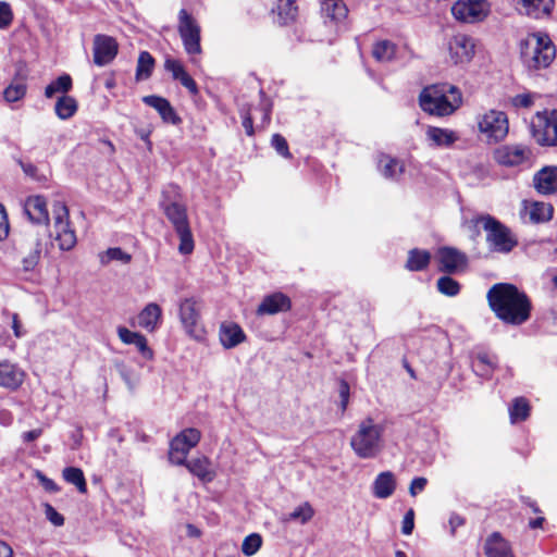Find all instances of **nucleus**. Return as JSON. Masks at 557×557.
Returning <instances> with one entry per match:
<instances>
[{
	"label": "nucleus",
	"mask_w": 557,
	"mask_h": 557,
	"mask_svg": "<svg viewBox=\"0 0 557 557\" xmlns=\"http://www.w3.org/2000/svg\"><path fill=\"white\" fill-rule=\"evenodd\" d=\"M487 299L495 314L506 323L522 324L530 317L528 297L511 284H495L488 290Z\"/></svg>",
	"instance_id": "f257e3e1"
},
{
	"label": "nucleus",
	"mask_w": 557,
	"mask_h": 557,
	"mask_svg": "<svg viewBox=\"0 0 557 557\" xmlns=\"http://www.w3.org/2000/svg\"><path fill=\"white\" fill-rule=\"evenodd\" d=\"M419 102L423 111L436 116H446L460 107L462 97L459 89L453 85H432L422 90Z\"/></svg>",
	"instance_id": "f03ea898"
},
{
	"label": "nucleus",
	"mask_w": 557,
	"mask_h": 557,
	"mask_svg": "<svg viewBox=\"0 0 557 557\" xmlns=\"http://www.w3.org/2000/svg\"><path fill=\"white\" fill-rule=\"evenodd\" d=\"M176 186H170L169 190L162 193L160 205L180 238L178 252L189 255L195 247L194 237L189 226L186 207L170 197V193L176 194Z\"/></svg>",
	"instance_id": "7ed1b4c3"
},
{
	"label": "nucleus",
	"mask_w": 557,
	"mask_h": 557,
	"mask_svg": "<svg viewBox=\"0 0 557 557\" xmlns=\"http://www.w3.org/2000/svg\"><path fill=\"white\" fill-rule=\"evenodd\" d=\"M521 59L532 71L546 69L556 57V50L549 36L545 33L528 35L520 45Z\"/></svg>",
	"instance_id": "20e7f679"
},
{
	"label": "nucleus",
	"mask_w": 557,
	"mask_h": 557,
	"mask_svg": "<svg viewBox=\"0 0 557 557\" xmlns=\"http://www.w3.org/2000/svg\"><path fill=\"white\" fill-rule=\"evenodd\" d=\"M472 221L483 226L486 232V243L493 251L508 253L517 246L518 242L511 231L494 216L482 214Z\"/></svg>",
	"instance_id": "39448f33"
},
{
	"label": "nucleus",
	"mask_w": 557,
	"mask_h": 557,
	"mask_svg": "<svg viewBox=\"0 0 557 557\" xmlns=\"http://www.w3.org/2000/svg\"><path fill=\"white\" fill-rule=\"evenodd\" d=\"M382 429L372 419L363 420L356 434L351 437L350 446L360 458H374L382 448Z\"/></svg>",
	"instance_id": "423d86ee"
},
{
	"label": "nucleus",
	"mask_w": 557,
	"mask_h": 557,
	"mask_svg": "<svg viewBox=\"0 0 557 557\" xmlns=\"http://www.w3.org/2000/svg\"><path fill=\"white\" fill-rule=\"evenodd\" d=\"M475 124L479 137L487 144L502 141L509 131L506 113L495 109L476 114Z\"/></svg>",
	"instance_id": "0eeeda50"
},
{
	"label": "nucleus",
	"mask_w": 557,
	"mask_h": 557,
	"mask_svg": "<svg viewBox=\"0 0 557 557\" xmlns=\"http://www.w3.org/2000/svg\"><path fill=\"white\" fill-rule=\"evenodd\" d=\"M53 228L61 250L67 251L75 247L77 238L70 223L69 209L60 201L53 205Z\"/></svg>",
	"instance_id": "6e6552de"
},
{
	"label": "nucleus",
	"mask_w": 557,
	"mask_h": 557,
	"mask_svg": "<svg viewBox=\"0 0 557 557\" xmlns=\"http://www.w3.org/2000/svg\"><path fill=\"white\" fill-rule=\"evenodd\" d=\"M532 136L541 146H557V110L537 112L532 121Z\"/></svg>",
	"instance_id": "1a4fd4ad"
},
{
	"label": "nucleus",
	"mask_w": 557,
	"mask_h": 557,
	"mask_svg": "<svg viewBox=\"0 0 557 557\" xmlns=\"http://www.w3.org/2000/svg\"><path fill=\"white\" fill-rule=\"evenodd\" d=\"M201 438V432L195 428H187L180 432L170 443L169 460L174 465H185L189 451L196 447Z\"/></svg>",
	"instance_id": "9d476101"
},
{
	"label": "nucleus",
	"mask_w": 557,
	"mask_h": 557,
	"mask_svg": "<svg viewBox=\"0 0 557 557\" xmlns=\"http://www.w3.org/2000/svg\"><path fill=\"white\" fill-rule=\"evenodd\" d=\"M178 33L188 54H199L201 52L200 27L185 9H182L178 13Z\"/></svg>",
	"instance_id": "9b49d317"
},
{
	"label": "nucleus",
	"mask_w": 557,
	"mask_h": 557,
	"mask_svg": "<svg viewBox=\"0 0 557 557\" xmlns=\"http://www.w3.org/2000/svg\"><path fill=\"white\" fill-rule=\"evenodd\" d=\"M490 13L486 0H459L451 7V14L457 21L473 24L482 22Z\"/></svg>",
	"instance_id": "f8f14e48"
},
{
	"label": "nucleus",
	"mask_w": 557,
	"mask_h": 557,
	"mask_svg": "<svg viewBox=\"0 0 557 557\" xmlns=\"http://www.w3.org/2000/svg\"><path fill=\"white\" fill-rule=\"evenodd\" d=\"M180 320L188 336L196 341L205 338L206 331L200 322V313L196 300L186 298L180 304Z\"/></svg>",
	"instance_id": "ddd939ff"
},
{
	"label": "nucleus",
	"mask_w": 557,
	"mask_h": 557,
	"mask_svg": "<svg viewBox=\"0 0 557 557\" xmlns=\"http://www.w3.org/2000/svg\"><path fill=\"white\" fill-rule=\"evenodd\" d=\"M449 59L456 65H467L475 54V41L465 34L455 35L448 42Z\"/></svg>",
	"instance_id": "4468645a"
},
{
	"label": "nucleus",
	"mask_w": 557,
	"mask_h": 557,
	"mask_svg": "<svg viewBox=\"0 0 557 557\" xmlns=\"http://www.w3.org/2000/svg\"><path fill=\"white\" fill-rule=\"evenodd\" d=\"M435 261L440 271L454 274L466 268L468 259L466 253L454 247H441L435 252Z\"/></svg>",
	"instance_id": "2eb2a0df"
},
{
	"label": "nucleus",
	"mask_w": 557,
	"mask_h": 557,
	"mask_svg": "<svg viewBox=\"0 0 557 557\" xmlns=\"http://www.w3.org/2000/svg\"><path fill=\"white\" fill-rule=\"evenodd\" d=\"M531 150L521 144L504 145L494 151L495 161L505 166H517L530 159Z\"/></svg>",
	"instance_id": "dca6fc26"
},
{
	"label": "nucleus",
	"mask_w": 557,
	"mask_h": 557,
	"mask_svg": "<svg viewBox=\"0 0 557 557\" xmlns=\"http://www.w3.org/2000/svg\"><path fill=\"white\" fill-rule=\"evenodd\" d=\"M119 45L113 37L96 35L94 38V62L98 66L109 64L117 54Z\"/></svg>",
	"instance_id": "f3484780"
},
{
	"label": "nucleus",
	"mask_w": 557,
	"mask_h": 557,
	"mask_svg": "<svg viewBox=\"0 0 557 557\" xmlns=\"http://www.w3.org/2000/svg\"><path fill=\"white\" fill-rule=\"evenodd\" d=\"M520 216L524 222L542 223L553 216V207L540 201H523Z\"/></svg>",
	"instance_id": "a211bd4d"
},
{
	"label": "nucleus",
	"mask_w": 557,
	"mask_h": 557,
	"mask_svg": "<svg viewBox=\"0 0 557 557\" xmlns=\"http://www.w3.org/2000/svg\"><path fill=\"white\" fill-rule=\"evenodd\" d=\"M24 212L33 223L47 225L49 222L47 201L44 196L28 197L24 202Z\"/></svg>",
	"instance_id": "6ab92c4d"
},
{
	"label": "nucleus",
	"mask_w": 557,
	"mask_h": 557,
	"mask_svg": "<svg viewBox=\"0 0 557 557\" xmlns=\"http://www.w3.org/2000/svg\"><path fill=\"white\" fill-rule=\"evenodd\" d=\"M25 246L28 248V252L22 258V269L25 272H32L39 263L42 243L36 234L28 233L25 239Z\"/></svg>",
	"instance_id": "aec40b11"
},
{
	"label": "nucleus",
	"mask_w": 557,
	"mask_h": 557,
	"mask_svg": "<svg viewBox=\"0 0 557 557\" xmlns=\"http://www.w3.org/2000/svg\"><path fill=\"white\" fill-rule=\"evenodd\" d=\"M425 137L430 146L436 148H450L459 139L455 131L436 126H428Z\"/></svg>",
	"instance_id": "412c9836"
},
{
	"label": "nucleus",
	"mask_w": 557,
	"mask_h": 557,
	"mask_svg": "<svg viewBox=\"0 0 557 557\" xmlns=\"http://www.w3.org/2000/svg\"><path fill=\"white\" fill-rule=\"evenodd\" d=\"M143 102L153 108L165 123L176 125L181 122V119L168 99L160 96L150 95L145 96L143 98Z\"/></svg>",
	"instance_id": "4be33fe9"
},
{
	"label": "nucleus",
	"mask_w": 557,
	"mask_h": 557,
	"mask_svg": "<svg viewBox=\"0 0 557 557\" xmlns=\"http://www.w3.org/2000/svg\"><path fill=\"white\" fill-rule=\"evenodd\" d=\"M290 308L289 298L283 293H274L263 298L257 309L259 315L276 314Z\"/></svg>",
	"instance_id": "5701e85b"
},
{
	"label": "nucleus",
	"mask_w": 557,
	"mask_h": 557,
	"mask_svg": "<svg viewBox=\"0 0 557 557\" xmlns=\"http://www.w3.org/2000/svg\"><path fill=\"white\" fill-rule=\"evenodd\" d=\"M25 373L16 364L8 361L0 362V386L8 389H17L23 381Z\"/></svg>",
	"instance_id": "b1692460"
},
{
	"label": "nucleus",
	"mask_w": 557,
	"mask_h": 557,
	"mask_svg": "<svg viewBox=\"0 0 557 557\" xmlns=\"http://www.w3.org/2000/svg\"><path fill=\"white\" fill-rule=\"evenodd\" d=\"M535 189L543 195L554 194L557 190V166H545L533 178Z\"/></svg>",
	"instance_id": "393cba45"
},
{
	"label": "nucleus",
	"mask_w": 557,
	"mask_h": 557,
	"mask_svg": "<svg viewBox=\"0 0 557 557\" xmlns=\"http://www.w3.org/2000/svg\"><path fill=\"white\" fill-rule=\"evenodd\" d=\"M219 338L226 349L234 348L246 339L243 329L234 322H223L220 325Z\"/></svg>",
	"instance_id": "a878e982"
},
{
	"label": "nucleus",
	"mask_w": 557,
	"mask_h": 557,
	"mask_svg": "<svg viewBox=\"0 0 557 557\" xmlns=\"http://www.w3.org/2000/svg\"><path fill=\"white\" fill-rule=\"evenodd\" d=\"M162 309L156 302H150L137 315V326L147 332H154L161 322Z\"/></svg>",
	"instance_id": "bb28decb"
},
{
	"label": "nucleus",
	"mask_w": 557,
	"mask_h": 557,
	"mask_svg": "<svg viewBox=\"0 0 557 557\" xmlns=\"http://www.w3.org/2000/svg\"><path fill=\"white\" fill-rule=\"evenodd\" d=\"M520 12L532 17L543 18L553 12L554 0H520Z\"/></svg>",
	"instance_id": "cd10ccee"
},
{
	"label": "nucleus",
	"mask_w": 557,
	"mask_h": 557,
	"mask_svg": "<svg viewBox=\"0 0 557 557\" xmlns=\"http://www.w3.org/2000/svg\"><path fill=\"white\" fill-rule=\"evenodd\" d=\"M396 478L391 471H383L376 475L372 483V494L379 499L391 497L396 490Z\"/></svg>",
	"instance_id": "c85d7f7f"
},
{
	"label": "nucleus",
	"mask_w": 557,
	"mask_h": 557,
	"mask_svg": "<svg viewBox=\"0 0 557 557\" xmlns=\"http://www.w3.org/2000/svg\"><path fill=\"white\" fill-rule=\"evenodd\" d=\"M484 552L487 557H513L509 543L498 532L486 539Z\"/></svg>",
	"instance_id": "c756f323"
},
{
	"label": "nucleus",
	"mask_w": 557,
	"mask_h": 557,
	"mask_svg": "<svg viewBox=\"0 0 557 557\" xmlns=\"http://www.w3.org/2000/svg\"><path fill=\"white\" fill-rule=\"evenodd\" d=\"M209 458L202 456L190 461L186 460L184 465L194 475L203 482H211L215 478V472L210 467Z\"/></svg>",
	"instance_id": "7c9ffc66"
},
{
	"label": "nucleus",
	"mask_w": 557,
	"mask_h": 557,
	"mask_svg": "<svg viewBox=\"0 0 557 557\" xmlns=\"http://www.w3.org/2000/svg\"><path fill=\"white\" fill-rule=\"evenodd\" d=\"M321 11L325 17L336 23L345 20L348 14V9L343 0H322Z\"/></svg>",
	"instance_id": "2f4dec72"
},
{
	"label": "nucleus",
	"mask_w": 557,
	"mask_h": 557,
	"mask_svg": "<svg viewBox=\"0 0 557 557\" xmlns=\"http://www.w3.org/2000/svg\"><path fill=\"white\" fill-rule=\"evenodd\" d=\"M274 11L277 14V23L281 25L292 24L298 16V7L295 0H277Z\"/></svg>",
	"instance_id": "473e14b6"
},
{
	"label": "nucleus",
	"mask_w": 557,
	"mask_h": 557,
	"mask_svg": "<svg viewBox=\"0 0 557 557\" xmlns=\"http://www.w3.org/2000/svg\"><path fill=\"white\" fill-rule=\"evenodd\" d=\"M381 174L385 178L397 180L404 172V164L389 156H381L377 163Z\"/></svg>",
	"instance_id": "72a5a7b5"
},
{
	"label": "nucleus",
	"mask_w": 557,
	"mask_h": 557,
	"mask_svg": "<svg viewBox=\"0 0 557 557\" xmlns=\"http://www.w3.org/2000/svg\"><path fill=\"white\" fill-rule=\"evenodd\" d=\"M313 516H314V509L308 502H305L301 505H299L298 507H296L292 512L284 515L281 518V521L285 522V523L290 522V521H296L301 524H305V523L309 522L313 518Z\"/></svg>",
	"instance_id": "f704fd0d"
},
{
	"label": "nucleus",
	"mask_w": 557,
	"mask_h": 557,
	"mask_svg": "<svg viewBox=\"0 0 557 557\" xmlns=\"http://www.w3.org/2000/svg\"><path fill=\"white\" fill-rule=\"evenodd\" d=\"M77 111V102L73 97L70 96H61L59 97L54 112L57 116L61 120H67L72 117Z\"/></svg>",
	"instance_id": "c9c22d12"
},
{
	"label": "nucleus",
	"mask_w": 557,
	"mask_h": 557,
	"mask_svg": "<svg viewBox=\"0 0 557 557\" xmlns=\"http://www.w3.org/2000/svg\"><path fill=\"white\" fill-rule=\"evenodd\" d=\"M431 255L426 250L412 249L409 251L406 268L410 271H421L428 267Z\"/></svg>",
	"instance_id": "e433bc0d"
},
{
	"label": "nucleus",
	"mask_w": 557,
	"mask_h": 557,
	"mask_svg": "<svg viewBox=\"0 0 557 557\" xmlns=\"http://www.w3.org/2000/svg\"><path fill=\"white\" fill-rule=\"evenodd\" d=\"M154 66V59L148 51H141L136 67V79L143 81L150 77Z\"/></svg>",
	"instance_id": "4c0bfd02"
},
{
	"label": "nucleus",
	"mask_w": 557,
	"mask_h": 557,
	"mask_svg": "<svg viewBox=\"0 0 557 557\" xmlns=\"http://www.w3.org/2000/svg\"><path fill=\"white\" fill-rule=\"evenodd\" d=\"M530 414V406L525 398L518 397L509 407V417L511 423L525 420Z\"/></svg>",
	"instance_id": "58836bf2"
},
{
	"label": "nucleus",
	"mask_w": 557,
	"mask_h": 557,
	"mask_svg": "<svg viewBox=\"0 0 557 557\" xmlns=\"http://www.w3.org/2000/svg\"><path fill=\"white\" fill-rule=\"evenodd\" d=\"M72 88V78L70 75L64 74L59 76L57 79L52 81L45 88V96L47 98H52L54 95L61 92L66 94Z\"/></svg>",
	"instance_id": "ea45409f"
},
{
	"label": "nucleus",
	"mask_w": 557,
	"mask_h": 557,
	"mask_svg": "<svg viewBox=\"0 0 557 557\" xmlns=\"http://www.w3.org/2000/svg\"><path fill=\"white\" fill-rule=\"evenodd\" d=\"M372 53L377 61L388 62L395 57L396 46L388 40H382L373 46Z\"/></svg>",
	"instance_id": "a19ab883"
},
{
	"label": "nucleus",
	"mask_w": 557,
	"mask_h": 557,
	"mask_svg": "<svg viewBox=\"0 0 557 557\" xmlns=\"http://www.w3.org/2000/svg\"><path fill=\"white\" fill-rule=\"evenodd\" d=\"M63 478L67 483L77 487L81 493L87 492V484L83 471L79 468L67 467L63 470Z\"/></svg>",
	"instance_id": "79ce46f5"
},
{
	"label": "nucleus",
	"mask_w": 557,
	"mask_h": 557,
	"mask_svg": "<svg viewBox=\"0 0 557 557\" xmlns=\"http://www.w3.org/2000/svg\"><path fill=\"white\" fill-rule=\"evenodd\" d=\"M131 259H132L131 255L123 251L119 247L109 248L108 250H106L99 255V260H100L101 264H103V265L108 264L109 262H111L113 260L120 261V262L126 264L131 261Z\"/></svg>",
	"instance_id": "37998d69"
},
{
	"label": "nucleus",
	"mask_w": 557,
	"mask_h": 557,
	"mask_svg": "<svg viewBox=\"0 0 557 557\" xmlns=\"http://www.w3.org/2000/svg\"><path fill=\"white\" fill-rule=\"evenodd\" d=\"M436 287L441 294L448 297L457 296L460 292L459 283L448 275L441 276L437 280Z\"/></svg>",
	"instance_id": "c03bdc74"
},
{
	"label": "nucleus",
	"mask_w": 557,
	"mask_h": 557,
	"mask_svg": "<svg viewBox=\"0 0 557 557\" xmlns=\"http://www.w3.org/2000/svg\"><path fill=\"white\" fill-rule=\"evenodd\" d=\"M26 89L24 83L13 82L3 90V97L8 102H16L25 97Z\"/></svg>",
	"instance_id": "a18cd8bd"
},
{
	"label": "nucleus",
	"mask_w": 557,
	"mask_h": 557,
	"mask_svg": "<svg viewBox=\"0 0 557 557\" xmlns=\"http://www.w3.org/2000/svg\"><path fill=\"white\" fill-rule=\"evenodd\" d=\"M262 545V537L258 533H251L246 536L242 544V552L246 556L255 555Z\"/></svg>",
	"instance_id": "49530a36"
},
{
	"label": "nucleus",
	"mask_w": 557,
	"mask_h": 557,
	"mask_svg": "<svg viewBox=\"0 0 557 557\" xmlns=\"http://www.w3.org/2000/svg\"><path fill=\"white\" fill-rule=\"evenodd\" d=\"M271 144H272V147L276 150V152L280 156H282L283 158H286V159L292 158V153L289 152L288 144L282 135L274 134L272 136Z\"/></svg>",
	"instance_id": "de8ad7c7"
},
{
	"label": "nucleus",
	"mask_w": 557,
	"mask_h": 557,
	"mask_svg": "<svg viewBox=\"0 0 557 557\" xmlns=\"http://www.w3.org/2000/svg\"><path fill=\"white\" fill-rule=\"evenodd\" d=\"M115 368L117 373L121 375V377L128 386V388L133 389L136 385V380L133 375L132 370L124 362L115 363Z\"/></svg>",
	"instance_id": "09e8293b"
},
{
	"label": "nucleus",
	"mask_w": 557,
	"mask_h": 557,
	"mask_svg": "<svg viewBox=\"0 0 557 557\" xmlns=\"http://www.w3.org/2000/svg\"><path fill=\"white\" fill-rule=\"evenodd\" d=\"M164 69L166 71L171 72L173 78L176 79V81L178 79V77L184 72H186V70L183 66V64L181 63V61L172 59V58H166L165 59V61H164Z\"/></svg>",
	"instance_id": "8fccbe9b"
},
{
	"label": "nucleus",
	"mask_w": 557,
	"mask_h": 557,
	"mask_svg": "<svg viewBox=\"0 0 557 557\" xmlns=\"http://www.w3.org/2000/svg\"><path fill=\"white\" fill-rule=\"evenodd\" d=\"M45 516L54 527H61L64 524V517L55 510L50 504L44 505Z\"/></svg>",
	"instance_id": "3c124183"
},
{
	"label": "nucleus",
	"mask_w": 557,
	"mask_h": 557,
	"mask_svg": "<svg viewBox=\"0 0 557 557\" xmlns=\"http://www.w3.org/2000/svg\"><path fill=\"white\" fill-rule=\"evenodd\" d=\"M117 335L123 344L133 345L137 342V338L140 335V333L131 331L125 326H119Z\"/></svg>",
	"instance_id": "603ef678"
},
{
	"label": "nucleus",
	"mask_w": 557,
	"mask_h": 557,
	"mask_svg": "<svg viewBox=\"0 0 557 557\" xmlns=\"http://www.w3.org/2000/svg\"><path fill=\"white\" fill-rule=\"evenodd\" d=\"M481 367L490 368L493 371L495 361L485 352L479 354L472 362V368L474 371H480Z\"/></svg>",
	"instance_id": "864d4df0"
},
{
	"label": "nucleus",
	"mask_w": 557,
	"mask_h": 557,
	"mask_svg": "<svg viewBox=\"0 0 557 557\" xmlns=\"http://www.w3.org/2000/svg\"><path fill=\"white\" fill-rule=\"evenodd\" d=\"M137 349L138 351L140 352V355L147 359V360H151L153 358V351L152 349L148 346V342H147V338L140 334L137 338V342L135 344H133Z\"/></svg>",
	"instance_id": "5fc2aeb1"
},
{
	"label": "nucleus",
	"mask_w": 557,
	"mask_h": 557,
	"mask_svg": "<svg viewBox=\"0 0 557 557\" xmlns=\"http://www.w3.org/2000/svg\"><path fill=\"white\" fill-rule=\"evenodd\" d=\"M11 8L5 2H0V28H7L12 22Z\"/></svg>",
	"instance_id": "6e6d98bb"
},
{
	"label": "nucleus",
	"mask_w": 557,
	"mask_h": 557,
	"mask_svg": "<svg viewBox=\"0 0 557 557\" xmlns=\"http://www.w3.org/2000/svg\"><path fill=\"white\" fill-rule=\"evenodd\" d=\"M413 528H414V512L412 509H409L406 512V515L404 516L403 524H401V532L405 535H410L413 531Z\"/></svg>",
	"instance_id": "4d7b16f0"
},
{
	"label": "nucleus",
	"mask_w": 557,
	"mask_h": 557,
	"mask_svg": "<svg viewBox=\"0 0 557 557\" xmlns=\"http://www.w3.org/2000/svg\"><path fill=\"white\" fill-rule=\"evenodd\" d=\"M9 220L4 207L0 203V242L4 240L9 235Z\"/></svg>",
	"instance_id": "13d9d810"
},
{
	"label": "nucleus",
	"mask_w": 557,
	"mask_h": 557,
	"mask_svg": "<svg viewBox=\"0 0 557 557\" xmlns=\"http://www.w3.org/2000/svg\"><path fill=\"white\" fill-rule=\"evenodd\" d=\"M257 110L261 112V126L265 127L271 121L272 104L268 100H262Z\"/></svg>",
	"instance_id": "bf43d9fd"
},
{
	"label": "nucleus",
	"mask_w": 557,
	"mask_h": 557,
	"mask_svg": "<svg viewBox=\"0 0 557 557\" xmlns=\"http://www.w3.org/2000/svg\"><path fill=\"white\" fill-rule=\"evenodd\" d=\"M180 83L186 88L188 89V91L191 94V95H197L198 94V86L196 84V82L193 79V77L187 73V72H184L180 77L178 79Z\"/></svg>",
	"instance_id": "052dcab7"
},
{
	"label": "nucleus",
	"mask_w": 557,
	"mask_h": 557,
	"mask_svg": "<svg viewBox=\"0 0 557 557\" xmlns=\"http://www.w3.org/2000/svg\"><path fill=\"white\" fill-rule=\"evenodd\" d=\"M512 104L517 108H529L533 104V96L531 94H520L512 98Z\"/></svg>",
	"instance_id": "680f3d73"
},
{
	"label": "nucleus",
	"mask_w": 557,
	"mask_h": 557,
	"mask_svg": "<svg viewBox=\"0 0 557 557\" xmlns=\"http://www.w3.org/2000/svg\"><path fill=\"white\" fill-rule=\"evenodd\" d=\"M428 481L425 478L419 476L414 478L409 486V493L411 496H416L418 493L422 492L425 488Z\"/></svg>",
	"instance_id": "e2e57ef3"
},
{
	"label": "nucleus",
	"mask_w": 557,
	"mask_h": 557,
	"mask_svg": "<svg viewBox=\"0 0 557 557\" xmlns=\"http://www.w3.org/2000/svg\"><path fill=\"white\" fill-rule=\"evenodd\" d=\"M243 117V127L248 136H252L255 134L253 129V117L249 111L242 110L240 112Z\"/></svg>",
	"instance_id": "0e129e2a"
},
{
	"label": "nucleus",
	"mask_w": 557,
	"mask_h": 557,
	"mask_svg": "<svg viewBox=\"0 0 557 557\" xmlns=\"http://www.w3.org/2000/svg\"><path fill=\"white\" fill-rule=\"evenodd\" d=\"M339 397H341V408L344 412L347 408L348 400H349V386L348 384L343 381L339 386Z\"/></svg>",
	"instance_id": "69168bd1"
},
{
	"label": "nucleus",
	"mask_w": 557,
	"mask_h": 557,
	"mask_svg": "<svg viewBox=\"0 0 557 557\" xmlns=\"http://www.w3.org/2000/svg\"><path fill=\"white\" fill-rule=\"evenodd\" d=\"M12 330H13L15 337H17V338H21L26 334L21 321L18 320V315L16 313L12 314Z\"/></svg>",
	"instance_id": "338daca9"
},
{
	"label": "nucleus",
	"mask_w": 557,
	"mask_h": 557,
	"mask_svg": "<svg viewBox=\"0 0 557 557\" xmlns=\"http://www.w3.org/2000/svg\"><path fill=\"white\" fill-rule=\"evenodd\" d=\"M41 434H42L41 429H35V430L24 432L22 434V438L24 442L29 443V442L37 440Z\"/></svg>",
	"instance_id": "774afa93"
}]
</instances>
